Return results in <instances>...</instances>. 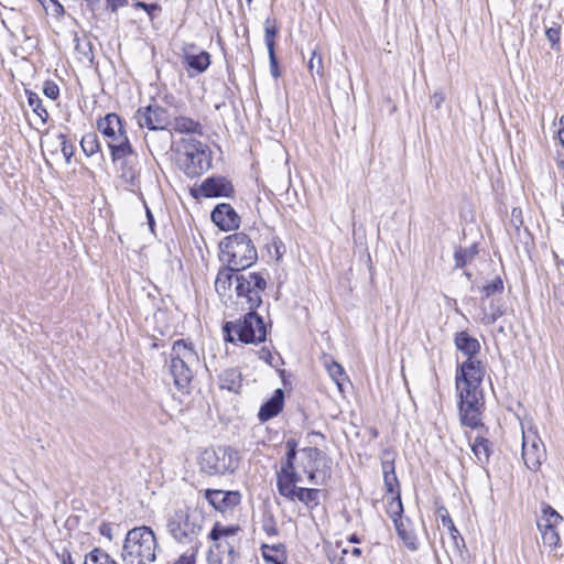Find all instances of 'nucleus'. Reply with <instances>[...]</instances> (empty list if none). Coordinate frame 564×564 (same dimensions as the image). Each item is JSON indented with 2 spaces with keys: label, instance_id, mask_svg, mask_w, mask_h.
I'll return each mask as SVG.
<instances>
[{
  "label": "nucleus",
  "instance_id": "f257e3e1",
  "mask_svg": "<svg viewBox=\"0 0 564 564\" xmlns=\"http://www.w3.org/2000/svg\"><path fill=\"white\" fill-rule=\"evenodd\" d=\"M267 281L261 273L250 272L236 275V294L243 299L249 312L237 322H226L223 326L224 338L228 343L239 340L245 344L263 343L267 338V326L256 310L262 304V293Z\"/></svg>",
  "mask_w": 564,
  "mask_h": 564
},
{
  "label": "nucleus",
  "instance_id": "f03ea898",
  "mask_svg": "<svg viewBox=\"0 0 564 564\" xmlns=\"http://www.w3.org/2000/svg\"><path fill=\"white\" fill-rule=\"evenodd\" d=\"M205 517L199 508L184 507L176 509L166 519V530L178 544L198 552L202 546L199 536L203 532Z\"/></svg>",
  "mask_w": 564,
  "mask_h": 564
},
{
  "label": "nucleus",
  "instance_id": "7ed1b4c3",
  "mask_svg": "<svg viewBox=\"0 0 564 564\" xmlns=\"http://www.w3.org/2000/svg\"><path fill=\"white\" fill-rule=\"evenodd\" d=\"M158 541L150 527H137L128 531L122 550L126 564H153Z\"/></svg>",
  "mask_w": 564,
  "mask_h": 564
},
{
  "label": "nucleus",
  "instance_id": "20e7f679",
  "mask_svg": "<svg viewBox=\"0 0 564 564\" xmlns=\"http://www.w3.org/2000/svg\"><path fill=\"white\" fill-rule=\"evenodd\" d=\"M174 151L178 166L191 178L198 177L212 166V152L205 143L194 138H182Z\"/></svg>",
  "mask_w": 564,
  "mask_h": 564
},
{
  "label": "nucleus",
  "instance_id": "39448f33",
  "mask_svg": "<svg viewBox=\"0 0 564 564\" xmlns=\"http://www.w3.org/2000/svg\"><path fill=\"white\" fill-rule=\"evenodd\" d=\"M198 361V355L191 341L185 339L174 341L170 354L169 370L177 390L188 392L194 377L193 367L196 366Z\"/></svg>",
  "mask_w": 564,
  "mask_h": 564
},
{
  "label": "nucleus",
  "instance_id": "423d86ee",
  "mask_svg": "<svg viewBox=\"0 0 564 564\" xmlns=\"http://www.w3.org/2000/svg\"><path fill=\"white\" fill-rule=\"evenodd\" d=\"M219 259L236 270H246L258 260L257 248L245 232H236L225 237L220 243Z\"/></svg>",
  "mask_w": 564,
  "mask_h": 564
},
{
  "label": "nucleus",
  "instance_id": "0eeeda50",
  "mask_svg": "<svg viewBox=\"0 0 564 564\" xmlns=\"http://www.w3.org/2000/svg\"><path fill=\"white\" fill-rule=\"evenodd\" d=\"M458 393V411L463 425L470 429L482 426L481 415L485 406L484 393L481 388H471L470 384L456 387Z\"/></svg>",
  "mask_w": 564,
  "mask_h": 564
},
{
  "label": "nucleus",
  "instance_id": "6e6552de",
  "mask_svg": "<svg viewBox=\"0 0 564 564\" xmlns=\"http://www.w3.org/2000/svg\"><path fill=\"white\" fill-rule=\"evenodd\" d=\"M112 162L118 165L120 180L128 189L134 192L140 186V169L138 155L134 153L130 142L112 147Z\"/></svg>",
  "mask_w": 564,
  "mask_h": 564
},
{
  "label": "nucleus",
  "instance_id": "1a4fd4ad",
  "mask_svg": "<svg viewBox=\"0 0 564 564\" xmlns=\"http://www.w3.org/2000/svg\"><path fill=\"white\" fill-rule=\"evenodd\" d=\"M199 466L210 476L232 473L238 466L237 453L228 446L206 448L199 456Z\"/></svg>",
  "mask_w": 564,
  "mask_h": 564
},
{
  "label": "nucleus",
  "instance_id": "9d476101",
  "mask_svg": "<svg viewBox=\"0 0 564 564\" xmlns=\"http://www.w3.org/2000/svg\"><path fill=\"white\" fill-rule=\"evenodd\" d=\"M134 118L141 128L145 127L153 132L166 131L172 123L169 110L156 102L139 108Z\"/></svg>",
  "mask_w": 564,
  "mask_h": 564
},
{
  "label": "nucleus",
  "instance_id": "9b49d317",
  "mask_svg": "<svg viewBox=\"0 0 564 564\" xmlns=\"http://www.w3.org/2000/svg\"><path fill=\"white\" fill-rule=\"evenodd\" d=\"M485 375V366L479 359L467 358L457 366L455 386L466 388V384L469 383L471 388H481Z\"/></svg>",
  "mask_w": 564,
  "mask_h": 564
},
{
  "label": "nucleus",
  "instance_id": "f8f14e48",
  "mask_svg": "<svg viewBox=\"0 0 564 564\" xmlns=\"http://www.w3.org/2000/svg\"><path fill=\"white\" fill-rule=\"evenodd\" d=\"M192 194L195 197L200 195L206 198H230L235 195V187L231 181H229L227 177L221 175H212L205 178L197 189H193Z\"/></svg>",
  "mask_w": 564,
  "mask_h": 564
},
{
  "label": "nucleus",
  "instance_id": "ddd939ff",
  "mask_svg": "<svg viewBox=\"0 0 564 564\" xmlns=\"http://www.w3.org/2000/svg\"><path fill=\"white\" fill-rule=\"evenodd\" d=\"M546 457L544 444L535 433H523L522 437V458L525 466L536 471Z\"/></svg>",
  "mask_w": 564,
  "mask_h": 564
},
{
  "label": "nucleus",
  "instance_id": "4468645a",
  "mask_svg": "<svg viewBox=\"0 0 564 564\" xmlns=\"http://www.w3.org/2000/svg\"><path fill=\"white\" fill-rule=\"evenodd\" d=\"M204 497L216 511L223 513L232 510L241 500V496L238 491L220 489H206Z\"/></svg>",
  "mask_w": 564,
  "mask_h": 564
},
{
  "label": "nucleus",
  "instance_id": "2eb2a0df",
  "mask_svg": "<svg viewBox=\"0 0 564 564\" xmlns=\"http://www.w3.org/2000/svg\"><path fill=\"white\" fill-rule=\"evenodd\" d=\"M301 467L303 471L312 469H319L322 467V474L325 477H330V459L327 455L317 447H304L300 451Z\"/></svg>",
  "mask_w": 564,
  "mask_h": 564
},
{
  "label": "nucleus",
  "instance_id": "dca6fc26",
  "mask_svg": "<svg viewBox=\"0 0 564 564\" xmlns=\"http://www.w3.org/2000/svg\"><path fill=\"white\" fill-rule=\"evenodd\" d=\"M212 221L223 231H230L239 228L240 217L235 208L227 203L215 206L210 214Z\"/></svg>",
  "mask_w": 564,
  "mask_h": 564
},
{
  "label": "nucleus",
  "instance_id": "f3484780",
  "mask_svg": "<svg viewBox=\"0 0 564 564\" xmlns=\"http://www.w3.org/2000/svg\"><path fill=\"white\" fill-rule=\"evenodd\" d=\"M197 46L194 43L183 47L184 64L197 74L204 73L210 65V54L206 51L196 53Z\"/></svg>",
  "mask_w": 564,
  "mask_h": 564
},
{
  "label": "nucleus",
  "instance_id": "a211bd4d",
  "mask_svg": "<svg viewBox=\"0 0 564 564\" xmlns=\"http://www.w3.org/2000/svg\"><path fill=\"white\" fill-rule=\"evenodd\" d=\"M284 405V391L281 388L274 390L272 397L267 400L258 412V419L261 423H265L269 420L275 417Z\"/></svg>",
  "mask_w": 564,
  "mask_h": 564
},
{
  "label": "nucleus",
  "instance_id": "6ab92c4d",
  "mask_svg": "<svg viewBox=\"0 0 564 564\" xmlns=\"http://www.w3.org/2000/svg\"><path fill=\"white\" fill-rule=\"evenodd\" d=\"M454 345L466 359L475 358L480 352V343L466 330L457 332L454 336Z\"/></svg>",
  "mask_w": 564,
  "mask_h": 564
},
{
  "label": "nucleus",
  "instance_id": "aec40b11",
  "mask_svg": "<svg viewBox=\"0 0 564 564\" xmlns=\"http://www.w3.org/2000/svg\"><path fill=\"white\" fill-rule=\"evenodd\" d=\"M172 139L173 134L169 130L163 131L161 134L153 132L144 137L147 147L152 155L166 153L169 149H174Z\"/></svg>",
  "mask_w": 564,
  "mask_h": 564
},
{
  "label": "nucleus",
  "instance_id": "412c9836",
  "mask_svg": "<svg viewBox=\"0 0 564 564\" xmlns=\"http://www.w3.org/2000/svg\"><path fill=\"white\" fill-rule=\"evenodd\" d=\"M394 527L398 533V536L402 540L406 549L414 552L419 549V541L411 529V523L409 519L395 518Z\"/></svg>",
  "mask_w": 564,
  "mask_h": 564
},
{
  "label": "nucleus",
  "instance_id": "4be33fe9",
  "mask_svg": "<svg viewBox=\"0 0 564 564\" xmlns=\"http://www.w3.org/2000/svg\"><path fill=\"white\" fill-rule=\"evenodd\" d=\"M219 388L234 393H239L242 387V376L239 369L228 368L218 376Z\"/></svg>",
  "mask_w": 564,
  "mask_h": 564
},
{
  "label": "nucleus",
  "instance_id": "5701e85b",
  "mask_svg": "<svg viewBox=\"0 0 564 564\" xmlns=\"http://www.w3.org/2000/svg\"><path fill=\"white\" fill-rule=\"evenodd\" d=\"M563 521V517L550 505L543 502L541 506V516L538 518L536 525L539 530L557 529Z\"/></svg>",
  "mask_w": 564,
  "mask_h": 564
},
{
  "label": "nucleus",
  "instance_id": "b1692460",
  "mask_svg": "<svg viewBox=\"0 0 564 564\" xmlns=\"http://www.w3.org/2000/svg\"><path fill=\"white\" fill-rule=\"evenodd\" d=\"M123 128L121 118L115 112L107 113L97 121L98 131L106 138L115 137Z\"/></svg>",
  "mask_w": 564,
  "mask_h": 564
},
{
  "label": "nucleus",
  "instance_id": "393cba45",
  "mask_svg": "<svg viewBox=\"0 0 564 564\" xmlns=\"http://www.w3.org/2000/svg\"><path fill=\"white\" fill-rule=\"evenodd\" d=\"M240 270L234 269L230 264L226 263L218 270L216 280H215V290L219 296L227 295L228 291L232 284V278L235 272H239Z\"/></svg>",
  "mask_w": 564,
  "mask_h": 564
},
{
  "label": "nucleus",
  "instance_id": "a878e982",
  "mask_svg": "<svg viewBox=\"0 0 564 564\" xmlns=\"http://www.w3.org/2000/svg\"><path fill=\"white\" fill-rule=\"evenodd\" d=\"M436 512L441 518L443 527H445L448 530L454 547L458 550L460 545H465L464 539L460 535L459 531L456 529L448 510L444 506H442L437 508Z\"/></svg>",
  "mask_w": 564,
  "mask_h": 564
},
{
  "label": "nucleus",
  "instance_id": "bb28decb",
  "mask_svg": "<svg viewBox=\"0 0 564 564\" xmlns=\"http://www.w3.org/2000/svg\"><path fill=\"white\" fill-rule=\"evenodd\" d=\"M171 124L173 126V130L178 133H192L198 135L204 134L203 126L200 124V122L188 117H174L173 122Z\"/></svg>",
  "mask_w": 564,
  "mask_h": 564
},
{
  "label": "nucleus",
  "instance_id": "cd10ccee",
  "mask_svg": "<svg viewBox=\"0 0 564 564\" xmlns=\"http://www.w3.org/2000/svg\"><path fill=\"white\" fill-rule=\"evenodd\" d=\"M261 554L263 560L270 564H285L286 555H285V545L282 543L269 545H261Z\"/></svg>",
  "mask_w": 564,
  "mask_h": 564
},
{
  "label": "nucleus",
  "instance_id": "c85d7f7f",
  "mask_svg": "<svg viewBox=\"0 0 564 564\" xmlns=\"http://www.w3.org/2000/svg\"><path fill=\"white\" fill-rule=\"evenodd\" d=\"M471 451L476 457V460L479 465L485 466L489 463L492 448L491 443L488 438L482 436H477L471 444Z\"/></svg>",
  "mask_w": 564,
  "mask_h": 564
},
{
  "label": "nucleus",
  "instance_id": "c756f323",
  "mask_svg": "<svg viewBox=\"0 0 564 564\" xmlns=\"http://www.w3.org/2000/svg\"><path fill=\"white\" fill-rule=\"evenodd\" d=\"M321 494H322V491L317 488L300 487L296 492V496H294V500H299L306 508H308L310 510H313L316 507H318L321 503V500H319Z\"/></svg>",
  "mask_w": 564,
  "mask_h": 564
},
{
  "label": "nucleus",
  "instance_id": "7c9ffc66",
  "mask_svg": "<svg viewBox=\"0 0 564 564\" xmlns=\"http://www.w3.org/2000/svg\"><path fill=\"white\" fill-rule=\"evenodd\" d=\"M80 148L87 156H94L100 153L101 159H104L100 151V142L96 132H89L83 135L80 140Z\"/></svg>",
  "mask_w": 564,
  "mask_h": 564
},
{
  "label": "nucleus",
  "instance_id": "2f4dec72",
  "mask_svg": "<svg viewBox=\"0 0 564 564\" xmlns=\"http://www.w3.org/2000/svg\"><path fill=\"white\" fill-rule=\"evenodd\" d=\"M239 531V527L237 525H221L219 522H215L210 532L208 533V539L216 543H224L220 541L221 538L232 536Z\"/></svg>",
  "mask_w": 564,
  "mask_h": 564
},
{
  "label": "nucleus",
  "instance_id": "473e14b6",
  "mask_svg": "<svg viewBox=\"0 0 564 564\" xmlns=\"http://www.w3.org/2000/svg\"><path fill=\"white\" fill-rule=\"evenodd\" d=\"M276 488L282 497L294 501V496H296L300 487H297L290 478H286L285 475L276 474Z\"/></svg>",
  "mask_w": 564,
  "mask_h": 564
},
{
  "label": "nucleus",
  "instance_id": "72a5a7b5",
  "mask_svg": "<svg viewBox=\"0 0 564 564\" xmlns=\"http://www.w3.org/2000/svg\"><path fill=\"white\" fill-rule=\"evenodd\" d=\"M477 254L478 249L476 245L469 248H457L454 252L455 268H464L467 263L471 262Z\"/></svg>",
  "mask_w": 564,
  "mask_h": 564
},
{
  "label": "nucleus",
  "instance_id": "f704fd0d",
  "mask_svg": "<svg viewBox=\"0 0 564 564\" xmlns=\"http://www.w3.org/2000/svg\"><path fill=\"white\" fill-rule=\"evenodd\" d=\"M279 33L278 22L274 18H267L264 21V42L268 52L275 51V37Z\"/></svg>",
  "mask_w": 564,
  "mask_h": 564
},
{
  "label": "nucleus",
  "instance_id": "c9c22d12",
  "mask_svg": "<svg viewBox=\"0 0 564 564\" xmlns=\"http://www.w3.org/2000/svg\"><path fill=\"white\" fill-rule=\"evenodd\" d=\"M214 547L218 553H220L221 550L227 551V555L218 556L217 564H235V562L239 557V554L235 550V546L229 544L228 542L216 543L214 544Z\"/></svg>",
  "mask_w": 564,
  "mask_h": 564
},
{
  "label": "nucleus",
  "instance_id": "e433bc0d",
  "mask_svg": "<svg viewBox=\"0 0 564 564\" xmlns=\"http://www.w3.org/2000/svg\"><path fill=\"white\" fill-rule=\"evenodd\" d=\"M25 94H26V97H28L29 106L32 108L34 113H36L39 116V118L41 119L42 123H45L47 118H48V112L42 106V99L40 98V96L36 93H33L31 90H25Z\"/></svg>",
  "mask_w": 564,
  "mask_h": 564
},
{
  "label": "nucleus",
  "instance_id": "4c0bfd02",
  "mask_svg": "<svg viewBox=\"0 0 564 564\" xmlns=\"http://www.w3.org/2000/svg\"><path fill=\"white\" fill-rule=\"evenodd\" d=\"M84 564H118L110 555L99 549L95 547L93 549L85 558Z\"/></svg>",
  "mask_w": 564,
  "mask_h": 564
},
{
  "label": "nucleus",
  "instance_id": "58836bf2",
  "mask_svg": "<svg viewBox=\"0 0 564 564\" xmlns=\"http://www.w3.org/2000/svg\"><path fill=\"white\" fill-rule=\"evenodd\" d=\"M502 315L503 310L501 305L491 300L489 303V311L484 310L481 323L487 326L494 325L497 322V319L500 318Z\"/></svg>",
  "mask_w": 564,
  "mask_h": 564
},
{
  "label": "nucleus",
  "instance_id": "ea45409f",
  "mask_svg": "<svg viewBox=\"0 0 564 564\" xmlns=\"http://www.w3.org/2000/svg\"><path fill=\"white\" fill-rule=\"evenodd\" d=\"M545 36L551 45V48L558 52L561 50V24L553 22L551 25H546Z\"/></svg>",
  "mask_w": 564,
  "mask_h": 564
},
{
  "label": "nucleus",
  "instance_id": "a19ab883",
  "mask_svg": "<svg viewBox=\"0 0 564 564\" xmlns=\"http://www.w3.org/2000/svg\"><path fill=\"white\" fill-rule=\"evenodd\" d=\"M503 291V282L500 276H496L491 282L485 284L481 288V292L484 294V299H489L495 294H501Z\"/></svg>",
  "mask_w": 564,
  "mask_h": 564
},
{
  "label": "nucleus",
  "instance_id": "79ce46f5",
  "mask_svg": "<svg viewBox=\"0 0 564 564\" xmlns=\"http://www.w3.org/2000/svg\"><path fill=\"white\" fill-rule=\"evenodd\" d=\"M307 68L311 75L314 77L315 75L322 76L323 75V58L319 53H317L316 50L312 51L311 58L307 63Z\"/></svg>",
  "mask_w": 564,
  "mask_h": 564
},
{
  "label": "nucleus",
  "instance_id": "37998d69",
  "mask_svg": "<svg viewBox=\"0 0 564 564\" xmlns=\"http://www.w3.org/2000/svg\"><path fill=\"white\" fill-rule=\"evenodd\" d=\"M327 371L338 389L343 391V380L345 379L344 368L339 364L332 361L327 365Z\"/></svg>",
  "mask_w": 564,
  "mask_h": 564
},
{
  "label": "nucleus",
  "instance_id": "c03bdc74",
  "mask_svg": "<svg viewBox=\"0 0 564 564\" xmlns=\"http://www.w3.org/2000/svg\"><path fill=\"white\" fill-rule=\"evenodd\" d=\"M542 535L543 544L551 547L556 549L560 545V534L557 532V529H550V530H539Z\"/></svg>",
  "mask_w": 564,
  "mask_h": 564
},
{
  "label": "nucleus",
  "instance_id": "a18cd8bd",
  "mask_svg": "<svg viewBox=\"0 0 564 564\" xmlns=\"http://www.w3.org/2000/svg\"><path fill=\"white\" fill-rule=\"evenodd\" d=\"M388 512L393 522L395 521V518H402L403 506L401 501V494L392 495L391 501L389 502Z\"/></svg>",
  "mask_w": 564,
  "mask_h": 564
},
{
  "label": "nucleus",
  "instance_id": "49530a36",
  "mask_svg": "<svg viewBox=\"0 0 564 564\" xmlns=\"http://www.w3.org/2000/svg\"><path fill=\"white\" fill-rule=\"evenodd\" d=\"M381 469L383 475L395 474L394 454L388 449L382 454Z\"/></svg>",
  "mask_w": 564,
  "mask_h": 564
},
{
  "label": "nucleus",
  "instance_id": "de8ad7c7",
  "mask_svg": "<svg viewBox=\"0 0 564 564\" xmlns=\"http://www.w3.org/2000/svg\"><path fill=\"white\" fill-rule=\"evenodd\" d=\"M57 139L61 141V151L65 158L66 163H70L75 150L73 143L68 142L67 137L64 133H59Z\"/></svg>",
  "mask_w": 564,
  "mask_h": 564
},
{
  "label": "nucleus",
  "instance_id": "09e8293b",
  "mask_svg": "<svg viewBox=\"0 0 564 564\" xmlns=\"http://www.w3.org/2000/svg\"><path fill=\"white\" fill-rule=\"evenodd\" d=\"M383 482L387 494H401L397 474L383 475Z\"/></svg>",
  "mask_w": 564,
  "mask_h": 564
},
{
  "label": "nucleus",
  "instance_id": "8fccbe9b",
  "mask_svg": "<svg viewBox=\"0 0 564 564\" xmlns=\"http://www.w3.org/2000/svg\"><path fill=\"white\" fill-rule=\"evenodd\" d=\"M108 148L110 150V154L112 155V147L126 144L130 142L126 129H121L120 132L116 133L115 137H108Z\"/></svg>",
  "mask_w": 564,
  "mask_h": 564
},
{
  "label": "nucleus",
  "instance_id": "3c124183",
  "mask_svg": "<svg viewBox=\"0 0 564 564\" xmlns=\"http://www.w3.org/2000/svg\"><path fill=\"white\" fill-rule=\"evenodd\" d=\"M43 94L47 98L56 100L59 96V88L54 82L46 80L43 85Z\"/></svg>",
  "mask_w": 564,
  "mask_h": 564
},
{
  "label": "nucleus",
  "instance_id": "603ef678",
  "mask_svg": "<svg viewBox=\"0 0 564 564\" xmlns=\"http://www.w3.org/2000/svg\"><path fill=\"white\" fill-rule=\"evenodd\" d=\"M133 6L138 9L144 10L149 15L150 20H153L155 11H161V7L158 3H147L143 1H137Z\"/></svg>",
  "mask_w": 564,
  "mask_h": 564
},
{
  "label": "nucleus",
  "instance_id": "864d4df0",
  "mask_svg": "<svg viewBox=\"0 0 564 564\" xmlns=\"http://www.w3.org/2000/svg\"><path fill=\"white\" fill-rule=\"evenodd\" d=\"M262 529L270 536H275L279 534V530L273 516H270L263 520Z\"/></svg>",
  "mask_w": 564,
  "mask_h": 564
},
{
  "label": "nucleus",
  "instance_id": "5fc2aeb1",
  "mask_svg": "<svg viewBox=\"0 0 564 564\" xmlns=\"http://www.w3.org/2000/svg\"><path fill=\"white\" fill-rule=\"evenodd\" d=\"M297 441L295 438H289L285 442L286 453L285 458L295 462L297 455Z\"/></svg>",
  "mask_w": 564,
  "mask_h": 564
},
{
  "label": "nucleus",
  "instance_id": "6e6d98bb",
  "mask_svg": "<svg viewBox=\"0 0 564 564\" xmlns=\"http://www.w3.org/2000/svg\"><path fill=\"white\" fill-rule=\"evenodd\" d=\"M268 54H269L271 75L274 78H278V77L281 76V73H280V69H279V63H278V58H276V55H275V51L268 52Z\"/></svg>",
  "mask_w": 564,
  "mask_h": 564
},
{
  "label": "nucleus",
  "instance_id": "4d7b16f0",
  "mask_svg": "<svg viewBox=\"0 0 564 564\" xmlns=\"http://www.w3.org/2000/svg\"><path fill=\"white\" fill-rule=\"evenodd\" d=\"M197 552L188 547L187 552L182 554L174 564H195Z\"/></svg>",
  "mask_w": 564,
  "mask_h": 564
},
{
  "label": "nucleus",
  "instance_id": "13d9d810",
  "mask_svg": "<svg viewBox=\"0 0 564 564\" xmlns=\"http://www.w3.org/2000/svg\"><path fill=\"white\" fill-rule=\"evenodd\" d=\"M444 100L445 94L442 90H437L431 96V104L435 109H440Z\"/></svg>",
  "mask_w": 564,
  "mask_h": 564
},
{
  "label": "nucleus",
  "instance_id": "bf43d9fd",
  "mask_svg": "<svg viewBox=\"0 0 564 564\" xmlns=\"http://www.w3.org/2000/svg\"><path fill=\"white\" fill-rule=\"evenodd\" d=\"M295 469V462L284 458L281 469L276 471L278 475H285Z\"/></svg>",
  "mask_w": 564,
  "mask_h": 564
},
{
  "label": "nucleus",
  "instance_id": "052dcab7",
  "mask_svg": "<svg viewBox=\"0 0 564 564\" xmlns=\"http://www.w3.org/2000/svg\"><path fill=\"white\" fill-rule=\"evenodd\" d=\"M53 6V12L56 17H62L65 13L63 4L58 0H48Z\"/></svg>",
  "mask_w": 564,
  "mask_h": 564
},
{
  "label": "nucleus",
  "instance_id": "680f3d73",
  "mask_svg": "<svg viewBox=\"0 0 564 564\" xmlns=\"http://www.w3.org/2000/svg\"><path fill=\"white\" fill-rule=\"evenodd\" d=\"M307 476V480L312 485H318L317 481V473H322V467L319 469H312L308 471H303Z\"/></svg>",
  "mask_w": 564,
  "mask_h": 564
},
{
  "label": "nucleus",
  "instance_id": "e2e57ef3",
  "mask_svg": "<svg viewBox=\"0 0 564 564\" xmlns=\"http://www.w3.org/2000/svg\"><path fill=\"white\" fill-rule=\"evenodd\" d=\"M99 532L102 536H106L108 538L109 540L112 539V529L110 527V524H107V523H102L99 528Z\"/></svg>",
  "mask_w": 564,
  "mask_h": 564
},
{
  "label": "nucleus",
  "instance_id": "0e129e2a",
  "mask_svg": "<svg viewBox=\"0 0 564 564\" xmlns=\"http://www.w3.org/2000/svg\"><path fill=\"white\" fill-rule=\"evenodd\" d=\"M219 555H227V551L221 550L220 553H218L215 547L213 546L209 551V561L210 564H217V558Z\"/></svg>",
  "mask_w": 564,
  "mask_h": 564
},
{
  "label": "nucleus",
  "instance_id": "69168bd1",
  "mask_svg": "<svg viewBox=\"0 0 564 564\" xmlns=\"http://www.w3.org/2000/svg\"><path fill=\"white\" fill-rule=\"evenodd\" d=\"M285 476L286 478H290L295 485H297V482H300L302 479L301 475L296 471V469L286 473Z\"/></svg>",
  "mask_w": 564,
  "mask_h": 564
},
{
  "label": "nucleus",
  "instance_id": "338daca9",
  "mask_svg": "<svg viewBox=\"0 0 564 564\" xmlns=\"http://www.w3.org/2000/svg\"><path fill=\"white\" fill-rule=\"evenodd\" d=\"M259 354H260V358L261 359H263L268 364H271L272 355H271V351L269 349L262 348Z\"/></svg>",
  "mask_w": 564,
  "mask_h": 564
},
{
  "label": "nucleus",
  "instance_id": "774afa93",
  "mask_svg": "<svg viewBox=\"0 0 564 564\" xmlns=\"http://www.w3.org/2000/svg\"><path fill=\"white\" fill-rule=\"evenodd\" d=\"M62 564H74L72 554L69 552H66L62 555Z\"/></svg>",
  "mask_w": 564,
  "mask_h": 564
}]
</instances>
